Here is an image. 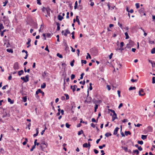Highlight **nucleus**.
<instances>
[{
	"mask_svg": "<svg viewBox=\"0 0 155 155\" xmlns=\"http://www.w3.org/2000/svg\"><path fill=\"white\" fill-rule=\"evenodd\" d=\"M110 110L112 113H113V115L112 117V121H114L117 118V114L114 110Z\"/></svg>",
	"mask_w": 155,
	"mask_h": 155,
	"instance_id": "obj_1",
	"label": "nucleus"
},
{
	"mask_svg": "<svg viewBox=\"0 0 155 155\" xmlns=\"http://www.w3.org/2000/svg\"><path fill=\"white\" fill-rule=\"evenodd\" d=\"M3 21L5 25H6L7 26L9 25V22L8 17H6L5 20H3Z\"/></svg>",
	"mask_w": 155,
	"mask_h": 155,
	"instance_id": "obj_2",
	"label": "nucleus"
},
{
	"mask_svg": "<svg viewBox=\"0 0 155 155\" xmlns=\"http://www.w3.org/2000/svg\"><path fill=\"white\" fill-rule=\"evenodd\" d=\"M139 94L140 96H143L145 95V93L144 92L143 90V89H141L139 91Z\"/></svg>",
	"mask_w": 155,
	"mask_h": 155,
	"instance_id": "obj_3",
	"label": "nucleus"
},
{
	"mask_svg": "<svg viewBox=\"0 0 155 155\" xmlns=\"http://www.w3.org/2000/svg\"><path fill=\"white\" fill-rule=\"evenodd\" d=\"M13 68L15 70L18 69L19 68L18 64V62H15Z\"/></svg>",
	"mask_w": 155,
	"mask_h": 155,
	"instance_id": "obj_4",
	"label": "nucleus"
},
{
	"mask_svg": "<svg viewBox=\"0 0 155 155\" xmlns=\"http://www.w3.org/2000/svg\"><path fill=\"white\" fill-rule=\"evenodd\" d=\"M119 129V128L118 127H116L114 130L113 134L114 135H116L117 134V132Z\"/></svg>",
	"mask_w": 155,
	"mask_h": 155,
	"instance_id": "obj_5",
	"label": "nucleus"
},
{
	"mask_svg": "<svg viewBox=\"0 0 155 155\" xmlns=\"http://www.w3.org/2000/svg\"><path fill=\"white\" fill-rule=\"evenodd\" d=\"M70 33V31L68 29H67L65 30V32L64 33V35L66 37L67 36V34H69Z\"/></svg>",
	"mask_w": 155,
	"mask_h": 155,
	"instance_id": "obj_6",
	"label": "nucleus"
},
{
	"mask_svg": "<svg viewBox=\"0 0 155 155\" xmlns=\"http://www.w3.org/2000/svg\"><path fill=\"white\" fill-rule=\"evenodd\" d=\"M46 10L47 12V15L49 16H50V9L49 7H47L46 8Z\"/></svg>",
	"mask_w": 155,
	"mask_h": 155,
	"instance_id": "obj_7",
	"label": "nucleus"
},
{
	"mask_svg": "<svg viewBox=\"0 0 155 155\" xmlns=\"http://www.w3.org/2000/svg\"><path fill=\"white\" fill-rule=\"evenodd\" d=\"M36 133L33 135L34 137H35L37 136L38 134V128H37L36 129Z\"/></svg>",
	"mask_w": 155,
	"mask_h": 155,
	"instance_id": "obj_8",
	"label": "nucleus"
},
{
	"mask_svg": "<svg viewBox=\"0 0 155 155\" xmlns=\"http://www.w3.org/2000/svg\"><path fill=\"white\" fill-rule=\"evenodd\" d=\"M42 92H43V94H44V92L41 91V90L40 89H38L37 91L36 92V94H38L39 93H42Z\"/></svg>",
	"mask_w": 155,
	"mask_h": 155,
	"instance_id": "obj_9",
	"label": "nucleus"
},
{
	"mask_svg": "<svg viewBox=\"0 0 155 155\" xmlns=\"http://www.w3.org/2000/svg\"><path fill=\"white\" fill-rule=\"evenodd\" d=\"M8 100L9 102H10L11 104H13L14 102L13 100H12L10 98L8 97Z\"/></svg>",
	"mask_w": 155,
	"mask_h": 155,
	"instance_id": "obj_10",
	"label": "nucleus"
},
{
	"mask_svg": "<svg viewBox=\"0 0 155 155\" xmlns=\"http://www.w3.org/2000/svg\"><path fill=\"white\" fill-rule=\"evenodd\" d=\"M58 19L60 21L62 20L64 18L63 17L60 15H58Z\"/></svg>",
	"mask_w": 155,
	"mask_h": 155,
	"instance_id": "obj_11",
	"label": "nucleus"
},
{
	"mask_svg": "<svg viewBox=\"0 0 155 155\" xmlns=\"http://www.w3.org/2000/svg\"><path fill=\"white\" fill-rule=\"evenodd\" d=\"M24 73V71L23 70H21L20 71H19L18 72V74L19 76H21V74H22Z\"/></svg>",
	"mask_w": 155,
	"mask_h": 155,
	"instance_id": "obj_12",
	"label": "nucleus"
},
{
	"mask_svg": "<svg viewBox=\"0 0 155 155\" xmlns=\"http://www.w3.org/2000/svg\"><path fill=\"white\" fill-rule=\"evenodd\" d=\"M111 135L112 134L108 132L106 133L105 134V136L107 137H108L110 136H111Z\"/></svg>",
	"mask_w": 155,
	"mask_h": 155,
	"instance_id": "obj_13",
	"label": "nucleus"
},
{
	"mask_svg": "<svg viewBox=\"0 0 155 155\" xmlns=\"http://www.w3.org/2000/svg\"><path fill=\"white\" fill-rule=\"evenodd\" d=\"M147 135H141V138L143 140H144L145 139H146L147 138Z\"/></svg>",
	"mask_w": 155,
	"mask_h": 155,
	"instance_id": "obj_14",
	"label": "nucleus"
},
{
	"mask_svg": "<svg viewBox=\"0 0 155 155\" xmlns=\"http://www.w3.org/2000/svg\"><path fill=\"white\" fill-rule=\"evenodd\" d=\"M6 51L7 52L9 53H13V52L12 49H7Z\"/></svg>",
	"mask_w": 155,
	"mask_h": 155,
	"instance_id": "obj_15",
	"label": "nucleus"
},
{
	"mask_svg": "<svg viewBox=\"0 0 155 155\" xmlns=\"http://www.w3.org/2000/svg\"><path fill=\"white\" fill-rule=\"evenodd\" d=\"M139 12L141 14L144 12V9L143 8H141L139 11Z\"/></svg>",
	"mask_w": 155,
	"mask_h": 155,
	"instance_id": "obj_16",
	"label": "nucleus"
},
{
	"mask_svg": "<svg viewBox=\"0 0 155 155\" xmlns=\"http://www.w3.org/2000/svg\"><path fill=\"white\" fill-rule=\"evenodd\" d=\"M46 86V84L45 83H43V84L41 85V88H44Z\"/></svg>",
	"mask_w": 155,
	"mask_h": 155,
	"instance_id": "obj_17",
	"label": "nucleus"
},
{
	"mask_svg": "<svg viewBox=\"0 0 155 155\" xmlns=\"http://www.w3.org/2000/svg\"><path fill=\"white\" fill-rule=\"evenodd\" d=\"M33 28H34L37 29L38 28L37 24L36 23H35L34 24Z\"/></svg>",
	"mask_w": 155,
	"mask_h": 155,
	"instance_id": "obj_18",
	"label": "nucleus"
},
{
	"mask_svg": "<svg viewBox=\"0 0 155 155\" xmlns=\"http://www.w3.org/2000/svg\"><path fill=\"white\" fill-rule=\"evenodd\" d=\"M133 153H136V154L138 155L139 153V152L137 150H133Z\"/></svg>",
	"mask_w": 155,
	"mask_h": 155,
	"instance_id": "obj_19",
	"label": "nucleus"
},
{
	"mask_svg": "<svg viewBox=\"0 0 155 155\" xmlns=\"http://www.w3.org/2000/svg\"><path fill=\"white\" fill-rule=\"evenodd\" d=\"M76 21L77 22H78V24L79 25H80V22L79 20L78 19V16H76Z\"/></svg>",
	"mask_w": 155,
	"mask_h": 155,
	"instance_id": "obj_20",
	"label": "nucleus"
},
{
	"mask_svg": "<svg viewBox=\"0 0 155 155\" xmlns=\"http://www.w3.org/2000/svg\"><path fill=\"white\" fill-rule=\"evenodd\" d=\"M125 35L126 36V39H127L129 38V36L128 35V33L127 32H126L125 33Z\"/></svg>",
	"mask_w": 155,
	"mask_h": 155,
	"instance_id": "obj_21",
	"label": "nucleus"
},
{
	"mask_svg": "<svg viewBox=\"0 0 155 155\" xmlns=\"http://www.w3.org/2000/svg\"><path fill=\"white\" fill-rule=\"evenodd\" d=\"M23 101L25 102L27 101V96H25L22 98Z\"/></svg>",
	"mask_w": 155,
	"mask_h": 155,
	"instance_id": "obj_22",
	"label": "nucleus"
},
{
	"mask_svg": "<svg viewBox=\"0 0 155 155\" xmlns=\"http://www.w3.org/2000/svg\"><path fill=\"white\" fill-rule=\"evenodd\" d=\"M125 134L126 136L128 135V134H130L131 133L130 131H125Z\"/></svg>",
	"mask_w": 155,
	"mask_h": 155,
	"instance_id": "obj_23",
	"label": "nucleus"
},
{
	"mask_svg": "<svg viewBox=\"0 0 155 155\" xmlns=\"http://www.w3.org/2000/svg\"><path fill=\"white\" fill-rule=\"evenodd\" d=\"M151 52L152 54H153L155 53V48H153L151 50Z\"/></svg>",
	"mask_w": 155,
	"mask_h": 155,
	"instance_id": "obj_24",
	"label": "nucleus"
},
{
	"mask_svg": "<svg viewBox=\"0 0 155 155\" xmlns=\"http://www.w3.org/2000/svg\"><path fill=\"white\" fill-rule=\"evenodd\" d=\"M77 86L76 85H74L73 86V88H72V91L73 92H74L75 91V89L77 88Z\"/></svg>",
	"mask_w": 155,
	"mask_h": 155,
	"instance_id": "obj_25",
	"label": "nucleus"
},
{
	"mask_svg": "<svg viewBox=\"0 0 155 155\" xmlns=\"http://www.w3.org/2000/svg\"><path fill=\"white\" fill-rule=\"evenodd\" d=\"M57 56L60 58H63L62 55L60 54L59 53L57 54Z\"/></svg>",
	"mask_w": 155,
	"mask_h": 155,
	"instance_id": "obj_26",
	"label": "nucleus"
},
{
	"mask_svg": "<svg viewBox=\"0 0 155 155\" xmlns=\"http://www.w3.org/2000/svg\"><path fill=\"white\" fill-rule=\"evenodd\" d=\"M136 89V87H130L129 88V91L133 90H135Z\"/></svg>",
	"mask_w": 155,
	"mask_h": 155,
	"instance_id": "obj_27",
	"label": "nucleus"
},
{
	"mask_svg": "<svg viewBox=\"0 0 155 155\" xmlns=\"http://www.w3.org/2000/svg\"><path fill=\"white\" fill-rule=\"evenodd\" d=\"M83 133V131L82 130H81L80 131H79L78 132V135H79Z\"/></svg>",
	"mask_w": 155,
	"mask_h": 155,
	"instance_id": "obj_28",
	"label": "nucleus"
},
{
	"mask_svg": "<svg viewBox=\"0 0 155 155\" xmlns=\"http://www.w3.org/2000/svg\"><path fill=\"white\" fill-rule=\"evenodd\" d=\"M105 144H104L102 146H99V148L100 149H102L103 148V147H105Z\"/></svg>",
	"mask_w": 155,
	"mask_h": 155,
	"instance_id": "obj_29",
	"label": "nucleus"
},
{
	"mask_svg": "<svg viewBox=\"0 0 155 155\" xmlns=\"http://www.w3.org/2000/svg\"><path fill=\"white\" fill-rule=\"evenodd\" d=\"M78 6V2L77 1H76L75 2V5L74 6V8L76 9L77 8Z\"/></svg>",
	"mask_w": 155,
	"mask_h": 155,
	"instance_id": "obj_30",
	"label": "nucleus"
},
{
	"mask_svg": "<svg viewBox=\"0 0 155 155\" xmlns=\"http://www.w3.org/2000/svg\"><path fill=\"white\" fill-rule=\"evenodd\" d=\"M83 146L84 147L87 148L88 147V145H87V143H84L83 145Z\"/></svg>",
	"mask_w": 155,
	"mask_h": 155,
	"instance_id": "obj_31",
	"label": "nucleus"
},
{
	"mask_svg": "<svg viewBox=\"0 0 155 155\" xmlns=\"http://www.w3.org/2000/svg\"><path fill=\"white\" fill-rule=\"evenodd\" d=\"M8 2V1L7 0H5V2H3V3L4 4L3 5V6H5L6 5V4Z\"/></svg>",
	"mask_w": 155,
	"mask_h": 155,
	"instance_id": "obj_32",
	"label": "nucleus"
},
{
	"mask_svg": "<svg viewBox=\"0 0 155 155\" xmlns=\"http://www.w3.org/2000/svg\"><path fill=\"white\" fill-rule=\"evenodd\" d=\"M74 33H75V32L74 31H73V32H72L71 33V34L72 35V38L73 39H74L75 38V37H74Z\"/></svg>",
	"mask_w": 155,
	"mask_h": 155,
	"instance_id": "obj_33",
	"label": "nucleus"
},
{
	"mask_svg": "<svg viewBox=\"0 0 155 155\" xmlns=\"http://www.w3.org/2000/svg\"><path fill=\"white\" fill-rule=\"evenodd\" d=\"M31 39L30 38H28V41L27 42L26 44L27 45L30 44V43L31 42Z\"/></svg>",
	"mask_w": 155,
	"mask_h": 155,
	"instance_id": "obj_34",
	"label": "nucleus"
},
{
	"mask_svg": "<svg viewBox=\"0 0 155 155\" xmlns=\"http://www.w3.org/2000/svg\"><path fill=\"white\" fill-rule=\"evenodd\" d=\"M132 46V45H130V44H127L126 46V48H130Z\"/></svg>",
	"mask_w": 155,
	"mask_h": 155,
	"instance_id": "obj_35",
	"label": "nucleus"
},
{
	"mask_svg": "<svg viewBox=\"0 0 155 155\" xmlns=\"http://www.w3.org/2000/svg\"><path fill=\"white\" fill-rule=\"evenodd\" d=\"M84 123L86 124H87V122H84V121H83L82 119L81 118L80 119V123Z\"/></svg>",
	"mask_w": 155,
	"mask_h": 155,
	"instance_id": "obj_36",
	"label": "nucleus"
},
{
	"mask_svg": "<svg viewBox=\"0 0 155 155\" xmlns=\"http://www.w3.org/2000/svg\"><path fill=\"white\" fill-rule=\"evenodd\" d=\"M137 143L139 144H140V145H142L143 144V142L142 140H141V141L139 140L137 141Z\"/></svg>",
	"mask_w": 155,
	"mask_h": 155,
	"instance_id": "obj_37",
	"label": "nucleus"
},
{
	"mask_svg": "<svg viewBox=\"0 0 155 155\" xmlns=\"http://www.w3.org/2000/svg\"><path fill=\"white\" fill-rule=\"evenodd\" d=\"M29 75H27L25 76V78H26V81L27 82L29 81Z\"/></svg>",
	"mask_w": 155,
	"mask_h": 155,
	"instance_id": "obj_38",
	"label": "nucleus"
},
{
	"mask_svg": "<svg viewBox=\"0 0 155 155\" xmlns=\"http://www.w3.org/2000/svg\"><path fill=\"white\" fill-rule=\"evenodd\" d=\"M74 60H73L70 63V65L72 66L73 67L74 66Z\"/></svg>",
	"mask_w": 155,
	"mask_h": 155,
	"instance_id": "obj_39",
	"label": "nucleus"
},
{
	"mask_svg": "<svg viewBox=\"0 0 155 155\" xmlns=\"http://www.w3.org/2000/svg\"><path fill=\"white\" fill-rule=\"evenodd\" d=\"M64 95L66 97V100H68L69 99V97L68 94H65Z\"/></svg>",
	"mask_w": 155,
	"mask_h": 155,
	"instance_id": "obj_40",
	"label": "nucleus"
},
{
	"mask_svg": "<svg viewBox=\"0 0 155 155\" xmlns=\"http://www.w3.org/2000/svg\"><path fill=\"white\" fill-rule=\"evenodd\" d=\"M75 77V75L74 74H72L71 76V80H73Z\"/></svg>",
	"mask_w": 155,
	"mask_h": 155,
	"instance_id": "obj_41",
	"label": "nucleus"
},
{
	"mask_svg": "<svg viewBox=\"0 0 155 155\" xmlns=\"http://www.w3.org/2000/svg\"><path fill=\"white\" fill-rule=\"evenodd\" d=\"M88 57L90 59L91 58V57L90 54H89V53H87V55L86 56V59H87L88 58Z\"/></svg>",
	"mask_w": 155,
	"mask_h": 155,
	"instance_id": "obj_42",
	"label": "nucleus"
},
{
	"mask_svg": "<svg viewBox=\"0 0 155 155\" xmlns=\"http://www.w3.org/2000/svg\"><path fill=\"white\" fill-rule=\"evenodd\" d=\"M4 27L2 24H0V30H1L2 29H3Z\"/></svg>",
	"mask_w": 155,
	"mask_h": 155,
	"instance_id": "obj_43",
	"label": "nucleus"
},
{
	"mask_svg": "<svg viewBox=\"0 0 155 155\" xmlns=\"http://www.w3.org/2000/svg\"><path fill=\"white\" fill-rule=\"evenodd\" d=\"M84 73H82V74L81 75V77H80V79H82L83 78V76L84 75Z\"/></svg>",
	"mask_w": 155,
	"mask_h": 155,
	"instance_id": "obj_44",
	"label": "nucleus"
},
{
	"mask_svg": "<svg viewBox=\"0 0 155 155\" xmlns=\"http://www.w3.org/2000/svg\"><path fill=\"white\" fill-rule=\"evenodd\" d=\"M153 84L155 83V77H153L152 78V82Z\"/></svg>",
	"mask_w": 155,
	"mask_h": 155,
	"instance_id": "obj_45",
	"label": "nucleus"
},
{
	"mask_svg": "<svg viewBox=\"0 0 155 155\" xmlns=\"http://www.w3.org/2000/svg\"><path fill=\"white\" fill-rule=\"evenodd\" d=\"M21 80H23L24 81V82H27L26 81V79H25V77H21Z\"/></svg>",
	"mask_w": 155,
	"mask_h": 155,
	"instance_id": "obj_46",
	"label": "nucleus"
},
{
	"mask_svg": "<svg viewBox=\"0 0 155 155\" xmlns=\"http://www.w3.org/2000/svg\"><path fill=\"white\" fill-rule=\"evenodd\" d=\"M35 145H33L31 148L30 149V151H32L35 148Z\"/></svg>",
	"mask_w": 155,
	"mask_h": 155,
	"instance_id": "obj_47",
	"label": "nucleus"
},
{
	"mask_svg": "<svg viewBox=\"0 0 155 155\" xmlns=\"http://www.w3.org/2000/svg\"><path fill=\"white\" fill-rule=\"evenodd\" d=\"M85 81H81L79 82V83L80 84H82L84 85L85 84Z\"/></svg>",
	"mask_w": 155,
	"mask_h": 155,
	"instance_id": "obj_48",
	"label": "nucleus"
},
{
	"mask_svg": "<svg viewBox=\"0 0 155 155\" xmlns=\"http://www.w3.org/2000/svg\"><path fill=\"white\" fill-rule=\"evenodd\" d=\"M91 85H92V84L91 83H90L89 84L90 86H89V89L90 90V91L92 89V87Z\"/></svg>",
	"mask_w": 155,
	"mask_h": 155,
	"instance_id": "obj_49",
	"label": "nucleus"
},
{
	"mask_svg": "<svg viewBox=\"0 0 155 155\" xmlns=\"http://www.w3.org/2000/svg\"><path fill=\"white\" fill-rule=\"evenodd\" d=\"M136 7L137 8H138L140 7L139 4L138 3H137L135 4Z\"/></svg>",
	"mask_w": 155,
	"mask_h": 155,
	"instance_id": "obj_50",
	"label": "nucleus"
},
{
	"mask_svg": "<svg viewBox=\"0 0 155 155\" xmlns=\"http://www.w3.org/2000/svg\"><path fill=\"white\" fill-rule=\"evenodd\" d=\"M120 47L122 48L124 46V42H121L120 43Z\"/></svg>",
	"mask_w": 155,
	"mask_h": 155,
	"instance_id": "obj_51",
	"label": "nucleus"
},
{
	"mask_svg": "<svg viewBox=\"0 0 155 155\" xmlns=\"http://www.w3.org/2000/svg\"><path fill=\"white\" fill-rule=\"evenodd\" d=\"M81 63L82 64H86L87 63V61L86 60H82L81 61Z\"/></svg>",
	"mask_w": 155,
	"mask_h": 155,
	"instance_id": "obj_52",
	"label": "nucleus"
},
{
	"mask_svg": "<svg viewBox=\"0 0 155 155\" xmlns=\"http://www.w3.org/2000/svg\"><path fill=\"white\" fill-rule=\"evenodd\" d=\"M94 151L95 154H97L99 152L97 150H96V149H94Z\"/></svg>",
	"mask_w": 155,
	"mask_h": 155,
	"instance_id": "obj_53",
	"label": "nucleus"
},
{
	"mask_svg": "<svg viewBox=\"0 0 155 155\" xmlns=\"http://www.w3.org/2000/svg\"><path fill=\"white\" fill-rule=\"evenodd\" d=\"M65 125H66V127L67 128H69L70 127V125L68 123H66V124Z\"/></svg>",
	"mask_w": 155,
	"mask_h": 155,
	"instance_id": "obj_54",
	"label": "nucleus"
},
{
	"mask_svg": "<svg viewBox=\"0 0 155 155\" xmlns=\"http://www.w3.org/2000/svg\"><path fill=\"white\" fill-rule=\"evenodd\" d=\"M122 147L126 152L127 151L128 148L127 147Z\"/></svg>",
	"mask_w": 155,
	"mask_h": 155,
	"instance_id": "obj_55",
	"label": "nucleus"
},
{
	"mask_svg": "<svg viewBox=\"0 0 155 155\" xmlns=\"http://www.w3.org/2000/svg\"><path fill=\"white\" fill-rule=\"evenodd\" d=\"M142 124H138L137 125H136V124H134V125L135 126H137V127H140V126H142Z\"/></svg>",
	"mask_w": 155,
	"mask_h": 155,
	"instance_id": "obj_56",
	"label": "nucleus"
},
{
	"mask_svg": "<svg viewBox=\"0 0 155 155\" xmlns=\"http://www.w3.org/2000/svg\"><path fill=\"white\" fill-rule=\"evenodd\" d=\"M131 82H137V80H134V79H132L131 80Z\"/></svg>",
	"mask_w": 155,
	"mask_h": 155,
	"instance_id": "obj_57",
	"label": "nucleus"
},
{
	"mask_svg": "<svg viewBox=\"0 0 155 155\" xmlns=\"http://www.w3.org/2000/svg\"><path fill=\"white\" fill-rule=\"evenodd\" d=\"M8 85H6L5 86H4L2 87V89L3 90H4V89H6V87H8Z\"/></svg>",
	"mask_w": 155,
	"mask_h": 155,
	"instance_id": "obj_58",
	"label": "nucleus"
},
{
	"mask_svg": "<svg viewBox=\"0 0 155 155\" xmlns=\"http://www.w3.org/2000/svg\"><path fill=\"white\" fill-rule=\"evenodd\" d=\"M117 94L118 95V96L119 97H120V91L118 90V91H117Z\"/></svg>",
	"mask_w": 155,
	"mask_h": 155,
	"instance_id": "obj_59",
	"label": "nucleus"
},
{
	"mask_svg": "<svg viewBox=\"0 0 155 155\" xmlns=\"http://www.w3.org/2000/svg\"><path fill=\"white\" fill-rule=\"evenodd\" d=\"M138 149L140 151H142L143 150L142 147L141 146L139 147Z\"/></svg>",
	"mask_w": 155,
	"mask_h": 155,
	"instance_id": "obj_60",
	"label": "nucleus"
},
{
	"mask_svg": "<svg viewBox=\"0 0 155 155\" xmlns=\"http://www.w3.org/2000/svg\"><path fill=\"white\" fill-rule=\"evenodd\" d=\"M107 88L109 91L111 89V88L110 86L109 85H107Z\"/></svg>",
	"mask_w": 155,
	"mask_h": 155,
	"instance_id": "obj_61",
	"label": "nucleus"
},
{
	"mask_svg": "<svg viewBox=\"0 0 155 155\" xmlns=\"http://www.w3.org/2000/svg\"><path fill=\"white\" fill-rule=\"evenodd\" d=\"M45 50L46 51H47L48 52H49V51L48 48V45H47L46 47H45Z\"/></svg>",
	"mask_w": 155,
	"mask_h": 155,
	"instance_id": "obj_62",
	"label": "nucleus"
},
{
	"mask_svg": "<svg viewBox=\"0 0 155 155\" xmlns=\"http://www.w3.org/2000/svg\"><path fill=\"white\" fill-rule=\"evenodd\" d=\"M129 44H130V45H132V46H133V45H134V42L132 41H130L129 42Z\"/></svg>",
	"mask_w": 155,
	"mask_h": 155,
	"instance_id": "obj_63",
	"label": "nucleus"
},
{
	"mask_svg": "<svg viewBox=\"0 0 155 155\" xmlns=\"http://www.w3.org/2000/svg\"><path fill=\"white\" fill-rule=\"evenodd\" d=\"M148 129L151 131H152V127L150 126H149L148 127Z\"/></svg>",
	"mask_w": 155,
	"mask_h": 155,
	"instance_id": "obj_64",
	"label": "nucleus"
}]
</instances>
